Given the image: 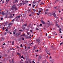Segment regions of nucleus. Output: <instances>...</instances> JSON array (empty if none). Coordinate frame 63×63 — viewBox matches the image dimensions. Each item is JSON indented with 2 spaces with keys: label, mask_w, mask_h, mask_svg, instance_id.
I'll return each mask as SVG.
<instances>
[{
  "label": "nucleus",
  "mask_w": 63,
  "mask_h": 63,
  "mask_svg": "<svg viewBox=\"0 0 63 63\" xmlns=\"http://www.w3.org/2000/svg\"><path fill=\"white\" fill-rule=\"evenodd\" d=\"M22 3L20 4L21 5H24V4H26V5H27L28 4V1H24L22 2Z\"/></svg>",
  "instance_id": "f257e3e1"
},
{
  "label": "nucleus",
  "mask_w": 63,
  "mask_h": 63,
  "mask_svg": "<svg viewBox=\"0 0 63 63\" xmlns=\"http://www.w3.org/2000/svg\"><path fill=\"white\" fill-rule=\"evenodd\" d=\"M12 10H13L14 11H16V10H17V9L16 7H14V6H13L12 7Z\"/></svg>",
  "instance_id": "f03ea898"
},
{
  "label": "nucleus",
  "mask_w": 63,
  "mask_h": 63,
  "mask_svg": "<svg viewBox=\"0 0 63 63\" xmlns=\"http://www.w3.org/2000/svg\"><path fill=\"white\" fill-rule=\"evenodd\" d=\"M52 15L54 16L55 18H57V17H56V14H55V13H53V14H52Z\"/></svg>",
  "instance_id": "7ed1b4c3"
},
{
  "label": "nucleus",
  "mask_w": 63,
  "mask_h": 63,
  "mask_svg": "<svg viewBox=\"0 0 63 63\" xmlns=\"http://www.w3.org/2000/svg\"><path fill=\"white\" fill-rule=\"evenodd\" d=\"M41 22H42V23H43V24H44L45 23V22L42 20H41Z\"/></svg>",
  "instance_id": "20e7f679"
},
{
  "label": "nucleus",
  "mask_w": 63,
  "mask_h": 63,
  "mask_svg": "<svg viewBox=\"0 0 63 63\" xmlns=\"http://www.w3.org/2000/svg\"><path fill=\"white\" fill-rule=\"evenodd\" d=\"M40 40H39L38 39H37L36 40V42H38L39 43H40Z\"/></svg>",
  "instance_id": "39448f33"
},
{
  "label": "nucleus",
  "mask_w": 63,
  "mask_h": 63,
  "mask_svg": "<svg viewBox=\"0 0 63 63\" xmlns=\"http://www.w3.org/2000/svg\"><path fill=\"white\" fill-rule=\"evenodd\" d=\"M1 13L2 15H3V16H4V15H5V13H4V12H3Z\"/></svg>",
  "instance_id": "423d86ee"
},
{
  "label": "nucleus",
  "mask_w": 63,
  "mask_h": 63,
  "mask_svg": "<svg viewBox=\"0 0 63 63\" xmlns=\"http://www.w3.org/2000/svg\"><path fill=\"white\" fill-rule=\"evenodd\" d=\"M44 4L45 3L44 2H42L40 4V5H44Z\"/></svg>",
  "instance_id": "0eeeda50"
},
{
  "label": "nucleus",
  "mask_w": 63,
  "mask_h": 63,
  "mask_svg": "<svg viewBox=\"0 0 63 63\" xmlns=\"http://www.w3.org/2000/svg\"><path fill=\"white\" fill-rule=\"evenodd\" d=\"M16 19V18H14L12 21V22H14L15 21V20Z\"/></svg>",
  "instance_id": "6e6552de"
},
{
  "label": "nucleus",
  "mask_w": 63,
  "mask_h": 63,
  "mask_svg": "<svg viewBox=\"0 0 63 63\" xmlns=\"http://www.w3.org/2000/svg\"><path fill=\"white\" fill-rule=\"evenodd\" d=\"M20 16H17V18H20Z\"/></svg>",
  "instance_id": "1a4fd4ad"
},
{
  "label": "nucleus",
  "mask_w": 63,
  "mask_h": 63,
  "mask_svg": "<svg viewBox=\"0 0 63 63\" xmlns=\"http://www.w3.org/2000/svg\"><path fill=\"white\" fill-rule=\"evenodd\" d=\"M18 1V0H15V3H16Z\"/></svg>",
  "instance_id": "9d476101"
},
{
  "label": "nucleus",
  "mask_w": 63,
  "mask_h": 63,
  "mask_svg": "<svg viewBox=\"0 0 63 63\" xmlns=\"http://www.w3.org/2000/svg\"><path fill=\"white\" fill-rule=\"evenodd\" d=\"M9 1V0H7L6 1V3H8Z\"/></svg>",
  "instance_id": "9b49d317"
},
{
  "label": "nucleus",
  "mask_w": 63,
  "mask_h": 63,
  "mask_svg": "<svg viewBox=\"0 0 63 63\" xmlns=\"http://www.w3.org/2000/svg\"><path fill=\"white\" fill-rule=\"evenodd\" d=\"M27 25V24H24L23 25V26H26Z\"/></svg>",
  "instance_id": "f8f14e48"
},
{
  "label": "nucleus",
  "mask_w": 63,
  "mask_h": 63,
  "mask_svg": "<svg viewBox=\"0 0 63 63\" xmlns=\"http://www.w3.org/2000/svg\"><path fill=\"white\" fill-rule=\"evenodd\" d=\"M30 34V33H29L28 32L27 33V35H29Z\"/></svg>",
  "instance_id": "ddd939ff"
},
{
  "label": "nucleus",
  "mask_w": 63,
  "mask_h": 63,
  "mask_svg": "<svg viewBox=\"0 0 63 63\" xmlns=\"http://www.w3.org/2000/svg\"><path fill=\"white\" fill-rule=\"evenodd\" d=\"M60 1V0H56V2H59V1Z\"/></svg>",
  "instance_id": "4468645a"
},
{
  "label": "nucleus",
  "mask_w": 63,
  "mask_h": 63,
  "mask_svg": "<svg viewBox=\"0 0 63 63\" xmlns=\"http://www.w3.org/2000/svg\"><path fill=\"white\" fill-rule=\"evenodd\" d=\"M25 27H23L22 28V29H25Z\"/></svg>",
  "instance_id": "2eb2a0df"
},
{
  "label": "nucleus",
  "mask_w": 63,
  "mask_h": 63,
  "mask_svg": "<svg viewBox=\"0 0 63 63\" xmlns=\"http://www.w3.org/2000/svg\"><path fill=\"white\" fill-rule=\"evenodd\" d=\"M2 39H1V41H4V37H2Z\"/></svg>",
  "instance_id": "dca6fc26"
},
{
  "label": "nucleus",
  "mask_w": 63,
  "mask_h": 63,
  "mask_svg": "<svg viewBox=\"0 0 63 63\" xmlns=\"http://www.w3.org/2000/svg\"><path fill=\"white\" fill-rule=\"evenodd\" d=\"M12 45H14V42L13 41L12 43Z\"/></svg>",
  "instance_id": "f3484780"
},
{
  "label": "nucleus",
  "mask_w": 63,
  "mask_h": 63,
  "mask_svg": "<svg viewBox=\"0 0 63 63\" xmlns=\"http://www.w3.org/2000/svg\"><path fill=\"white\" fill-rule=\"evenodd\" d=\"M17 54L20 56V53H18Z\"/></svg>",
  "instance_id": "a211bd4d"
},
{
  "label": "nucleus",
  "mask_w": 63,
  "mask_h": 63,
  "mask_svg": "<svg viewBox=\"0 0 63 63\" xmlns=\"http://www.w3.org/2000/svg\"><path fill=\"white\" fill-rule=\"evenodd\" d=\"M45 11L46 12H47L48 11V9H47L46 11Z\"/></svg>",
  "instance_id": "6ab92c4d"
},
{
  "label": "nucleus",
  "mask_w": 63,
  "mask_h": 63,
  "mask_svg": "<svg viewBox=\"0 0 63 63\" xmlns=\"http://www.w3.org/2000/svg\"><path fill=\"white\" fill-rule=\"evenodd\" d=\"M5 31H8V29H7L5 30Z\"/></svg>",
  "instance_id": "aec40b11"
},
{
  "label": "nucleus",
  "mask_w": 63,
  "mask_h": 63,
  "mask_svg": "<svg viewBox=\"0 0 63 63\" xmlns=\"http://www.w3.org/2000/svg\"><path fill=\"white\" fill-rule=\"evenodd\" d=\"M38 12H39V13H41V12L42 11H39Z\"/></svg>",
  "instance_id": "412c9836"
},
{
  "label": "nucleus",
  "mask_w": 63,
  "mask_h": 63,
  "mask_svg": "<svg viewBox=\"0 0 63 63\" xmlns=\"http://www.w3.org/2000/svg\"><path fill=\"white\" fill-rule=\"evenodd\" d=\"M35 49H36V47H34V50H35Z\"/></svg>",
  "instance_id": "4be33fe9"
},
{
  "label": "nucleus",
  "mask_w": 63,
  "mask_h": 63,
  "mask_svg": "<svg viewBox=\"0 0 63 63\" xmlns=\"http://www.w3.org/2000/svg\"><path fill=\"white\" fill-rule=\"evenodd\" d=\"M49 38H51V36H49Z\"/></svg>",
  "instance_id": "5701e85b"
},
{
  "label": "nucleus",
  "mask_w": 63,
  "mask_h": 63,
  "mask_svg": "<svg viewBox=\"0 0 63 63\" xmlns=\"http://www.w3.org/2000/svg\"><path fill=\"white\" fill-rule=\"evenodd\" d=\"M3 3H4V1H2V4H3Z\"/></svg>",
  "instance_id": "b1692460"
},
{
  "label": "nucleus",
  "mask_w": 63,
  "mask_h": 63,
  "mask_svg": "<svg viewBox=\"0 0 63 63\" xmlns=\"http://www.w3.org/2000/svg\"><path fill=\"white\" fill-rule=\"evenodd\" d=\"M35 3V1H33V4H34Z\"/></svg>",
  "instance_id": "393cba45"
},
{
  "label": "nucleus",
  "mask_w": 63,
  "mask_h": 63,
  "mask_svg": "<svg viewBox=\"0 0 63 63\" xmlns=\"http://www.w3.org/2000/svg\"><path fill=\"white\" fill-rule=\"evenodd\" d=\"M59 31H61V28H60L59 29Z\"/></svg>",
  "instance_id": "a878e982"
},
{
  "label": "nucleus",
  "mask_w": 63,
  "mask_h": 63,
  "mask_svg": "<svg viewBox=\"0 0 63 63\" xmlns=\"http://www.w3.org/2000/svg\"><path fill=\"white\" fill-rule=\"evenodd\" d=\"M32 16V15H31V14L29 15V16Z\"/></svg>",
  "instance_id": "bb28decb"
},
{
  "label": "nucleus",
  "mask_w": 63,
  "mask_h": 63,
  "mask_svg": "<svg viewBox=\"0 0 63 63\" xmlns=\"http://www.w3.org/2000/svg\"><path fill=\"white\" fill-rule=\"evenodd\" d=\"M36 52H38V51H39V50H37V51H35Z\"/></svg>",
  "instance_id": "cd10ccee"
},
{
  "label": "nucleus",
  "mask_w": 63,
  "mask_h": 63,
  "mask_svg": "<svg viewBox=\"0 0 63 63\" xmlns=\"http://www.w3.org/2000/svg\"><path fill=\"white\" fill-rule=\"evenodd\" d=\"M36 14H37L38 15H40V14H39L38 13H37Z\"/></svg>",
  "instance_id": "c85d7f7f"
},
{
  "label": "nucleus",
  "mask_w": 63,
  "mask_h": 63,
  "mask_svg": "<svg viewBox=\"0 0 63 63\" xmlns=\"http://www.w3.org/2000/svg\"><path fill=\"white\" fill-rule=\"evenodd\" d=\"M25 49H26V48H27V47H26V46H25Z\"/></svg>",
  "instance_id": "c756f323"
},
{
  "label": "nucleus",
  "mask_w": 63,
  "mask_h": 63,
  "mask_svg": "<svg viewBox=\"0 0 63 63\" xmlns=\"http://www.w3.org/2000/svg\"><path fill=\"white\" fill-rule=\"evenodd\" d=\"M33 8H34V7H35V5H33Z\"/></svg>",
  "instance_id": "7c9ffc66"
},
{
  "label": "nucleus",
  "mask_w": 63,
  "mask_h": 63,
  "mask_svg": "<svg viewBox=\"0 0 63 63\" xmlns=\"http://www.w3.org/2000/svg\"><path fill=\"white\" fill-rule=\"evenodd\" d=\"M62 44H63V42L61 43H60V45H62Z\"/></svg>",
  "instance_id": "2f4dec72"
},
{
  "label": "nucleus",
  "mask_w": 63,
  "mask_h": 63,
  "mask_svg": "<svg viewBox=\"0 0 63 63\" xmlns=\"http://www.w3.org/2000/svg\"><path fill=\"white\" fill-rule=\"evenodd\" d=\"M10 31H8V32H7V33H9L10 32Z\"/></svg>",
  "instance_id": "473e14b6"
},
{
  "label": "nucleus",
  "mask_w": 63,
  "mask_h": 63,
  "mask_svg": "<svg viewBox=\"0 0 63 63\" xmlns=\"http://www.w3.org/2000/svg\"><path fill=\"white\" fill-rule=\"evenodd\" d=\"M4 34L5 35H6V34H7V33L6 32H5L4 33Z\"/></svg>",
  "instance_id": "72a5a7b5"
},
{
  "label": "nucleus",
  "mask_w": 63,
  "mask_h": 63,
  "mask_svg": "<svg viewBox=\"0 0 63 63\" xmlns=\"http://www.w3.org/2000/svg\"><path fill=\"white\" fill-rule=\"evenodd\" d=\"M32 63H35V62H34V61H32Z\"/></svg>",
  "instance_id": "f704fd0d"
},
{
  "label": "nucleus",
  "mask_w": 63,
  "mask_h": 63,
  "mask_svg": "<svg viewBox=\"0 0 63 63\" xmlns=\"http://www.w3.org/2000/svg\"><path fill=\"white\" fill-rule=\"evenodd\" d=\"M26 62V63H28V61H26V62Z\"/></svg>",
  "instance_id": "c9c22d12"
},
{
  "label": "nucleus",
  "mask_w": 63,
  "mask_h": 63,
  "mask_svg": "<svg viewBox=\"0 0 63 63\" xmlns=\"http://www.w3.org/2000/svg\"><path fill=\"white\" fill-rule=\"evenodd\" d=\"M8 25H11V23H9V24H8Z\"/></svg>",
  "instance_id": "e433bc0d"
},
{
  "label": "nucleus",
  "mask_w": 63,
  "mask_h": 63,
  "mask_svg": "<svg viewBox=\"0 0 63 63\" xmlns=\"http://www.w3.org/2000/svg\"><path fill=\"white\" fill-rule=\"evenodd\" d=\"M23 56L22 55V56L21 57V58H23Z\"/></svg>",
  "instance_id": "4c0bfd02"
},
{
  "label": "nucleus",
  "mask_w": 63,
  "mask_h": 63,
  "mask_svg": "<svg viewBox=\"0 0 63 63\" xmlns=\"http://www.w3.org/2000/svg\"><path fill=\"white\" fill-rule=\"evenodd\" d=\"M47 33H46V36H47Z\"/></svg>",
  "instance_id": "58836bf2"
},
{
  "label": "nucleus",
  "mask_w": 63,
  "mask_h": 63,
  "mask_svg": "<svg viewBox=\"0 0 63 63\" xmlns=\"http://www.w3.org/2000/svg\"><path fill=\"white\" fill-rule=\"evenodd\" d=\"M13 34H14V35H15V32H14L13 33Z\"/></svg>",
  "instance_id": "ea45409f"
},
{
  "label": "nucleus",
  "mask_w": 63,
  "mask_h": 63,
  "mask_svg": "<svg viewBox=\"0 0 63 63\" xmlns=\"http://www.w3.org/2000/svg\"><path fill=\"white\" fill-rule=\"evenodd\" d=\"M1 57H2V56H0V58H1Z\"/></svg>",
  "instance_id": "a19ab883"
},
{
  "label": "nucleus",
  "mask_w": 63,
  "mask_h": 63,
  "mask_svg": "<svg viewBox=\"0 0 63 63\" xmlns=\"http://www.w3.org/2000/svg\"><path fill=\"white\" fill-rule=\"evenodd\" d=\"M23 35L24 36H25V34H23Z\"/></svg>",
  "instance_id": "79ce46f5"
},
{
  "label": "nucleus",
  "mask_w": 63,
  "mask_h": 63,
  "mask_svg": "<svg viewBox=\"0 0 63 63\" xmlns=\"http://www.w3.org/2000/svg\"><path fill=\"white\" fill-rule=\"evenodd\" d=\"M29 38H31V37H30V36H29Z\"/></svg>",
  "instance_id": "37998d69"
},
{
  "label": "nucleus",
  "mask_w": 63,
  "mask_h": 63,
  "mask_svg": "<svg viewBox=\"0 0 63 63\" xmlns=\"http://www.w3.org/2000/svg\"><path fill=\"white\" fill-rule=\"evenodd\" d=\"M6 45V44H5V43H4L3 44V46H4V45Z\"/></svg>",
  "instance_id": "c03bdc74"
},
{
  "label": "nucleus",
  "mask_w": 63,
  "mask_h": 63,
  "mask_svg": "<svg viewBox=\"0 0 63 63\" xmlns=\"http://www.w3.org/2000/svg\"><path fill=\"white\" fill-rule=\"evenodd\" d=\"M2 10H3L1 9L0 8V11H2Z\"/></svg>",
  "instance_id": "a18cd8bd"
},
{
  "label": "nucleus",
  "mask_w": 63,
  "mask_h": 63,
  "mask_svg": "<svg viewBox=\"0 0 63 63\" xmlns=\"http://www.w3.org/2000/svg\"><path fill=\"white\" fill-rule=\"evenodd\" d=\"M32 30H30V32H31L32 31Z\"/></svg>",
  "instance_id": "49530a36"
},
{
  "label": "nucleus",
  "mask_w": 63,
  "mask_h": 63,
  "mask_svg": "<svg viewBox=\"0 0 63 63\" xmlns=\"http://www.w3.org/2000/svg\"><path fill=\"white\" fill-rule=\"evenodd\" d=\"M31 5L30 4H29V6H31Z\"/></svg>",
  "instance_id": "de8ad7c7"
},
{
  "label": "nucleus",
  "mask_w": 63,
  "mask_h": 63,
  "mask_svg": "<svg viewBox=\"0 0 63 63\" xmlns=\"http://www.w3.org/2000/svg\"><path fill=\"white\" fill-rule=\"evenodd\" d=\"M47 13H48L47 12H45V14H47Z\"/></svg>",
  "instance_id": "09e8293b"
},
{
  "label": "nucleus",
  "mask_w": 63,
  "mask_h": 63,
  "mask_svg": "<svg viewBox=\"0 0 63 63\" xmlns=\"http://www.w3.org/2000/svg\"><path fill=\"white\" fill-rule=\"evenodd\" d=\"M12 15H13V16H15V14H12Z\"/></svg>",
  "instance_id": "8fccbe9b"
},
{
  "label": "nucleus",
  "mask_w": 63,
  "mask_h": 63,
  "mask_svg": "<svg viewBox=\"0 0 63 63\" xmlns=\"http://www.w3.org/2000/svg\"><path fill=\"white\" fill-rule=\"evenodd\" d=\"M57 8V7H54V8L55 9H56Z\"/></svg>",
  "instance_id": "3c124183"
},
{
  "label": "nucleus",
  "mask_w": 63,
  "mask_h": 63,
  "mask_svg": "<svg viewBox=\"0 0 63 63\" xmlns=\"http://www.w3.org/2000/svg\"><path fill=\"white\" fill-rule=\"evenodd\" d=\"M53 46H52L51 47V48H53Z\"/></svg>",
  "instance_id": "603ef678"
},
{
  "label": "nucleus",
  "mask_w": 63,
  "mask_h": 63,
  "mask_svg": "<svg viewBox=\"0 0 63 63\" xmlns=\"http://www.w3.org/2000/svg\"><path fill=\"white\" fill-rule=\"evenodd\" d=\"M9 34H12V33H11V32H9Z\"/></svg>",
  "instance_id": "864d4df0"
},
{
  "label": "nucleus",
  "mask_w": 63,
  "mask_h": 63,
  "mask_svg": "<svg viewBox=\"0 0 63 63\" xmlns=\"http://www.w3.org/2000/svg\"><path fill=\"white\" fill-rule=\"evenodd\" d=\"M8 23L7 22H6V24H7V23Z\"/></svg>",
  "instance_id": "5fc2aeb1"
},
{
  "label": "nucleus",
  "mask_w": 63,
  "mask_h": 63,
  "mask_svg": "<svg viewBox=\"0 0 63 63\" xmlns=\"http://www.w3.org/2000/svg\"><path fill=\"white\" fill-rule=\"evenodd\" d=\"M2 29H3V30H4V27H3V28H2Z\"/></svg>",
  "instance_id": "6e6d98bb"
},
{
  "label": "nucleus",
  "mask_w": 63,
  "mask_h": 63,
  "mask_svg": "<svg viewBox=\"0 0 63 63\" xmlns=\"http://www.w3.org/2000/svg\"><path fill=\"white\" fill-rule=\"evenodd\" d=\"M22 39L23 40H24V38H23Z\"/></svg>",
  "instance_id": "4d7b16f0"
},
{
  "label": "nucleus",
  "mask_w": 63,
  "mask_h": 63,
  "mask_svg": "<svg viewBox=\"0 0 63 63\" xmlns=\"http://www.w3.org/2000/svg\"><path fill=\"white\" fill-rule=\"evenodd\" d=\"M60 33H61V31H60Z\"/></svg>",
  "instance_id": "13d9d810"
},
{
  "label": "nucleus",
  "mask_w": 63,
  "mask_h": 63,
  "mask_svg": "<svg viewBox=\"0 0 63 63\" xmlns=\"http://www.w3.org/2000/svg\"><path fill=\"white\" fill-rule=\"evenodd\" d=\"M60 19H62V17H61V18H60Z\"/></svg>",
  "instance_id": "bf43d9fd"
},
{
  "label": "nucleus",
  "mask_w": 63,
  "mask_h": 63,
  "mask_svg": "<svg viewBox=\"0 0 63 63\" xmlns=\"http://www.w3.org/2000/svg\"><path fill=\"white\" fill-rule=\"evenodd\" d=\"M42 24H40V26H42Z\"/></svg>",
  "instance_id": "052dcab7"
},
{
  "label": "nucleus",
  "mask_w": 63,
  "mask_h": 63,
  "mask_svg": "<svg viewBox=\"0 0 63 63\" xmlns=\"http://www.w3.org/2000/svg\"><path fill=\"white\" fill-rule=\"evenodd\" d=\"M20 35V34H18V35H17V36H19Z\"/></svg>",
  "instance_id": "680f3d73"
},
{
  "label": "nucleus",
  "mask_w": 63,
  "mask_h": 63,
  "mask_svg": "<svg viewBox=\"0 0 63 63\" xmlns=\"http://www.w3.org/2000/svg\"><path fill=\"white\" fill-rule=\"evenodd\" d=\"M2 19H4L3 18H1V20H2Z\"/></svg>",
  "instance_id": "e2e57ef3"
},
{
  "label": "nucleus",
  "mask_w": 63,
  "mask_h": 63,
  "mask_svg": "<svg viewBox=\"0 0 63 63\" xmlns=\"http://www.w3.org/2000/svg\"><path fill=\"white\" fill-rule=\"evenodd\" d=\"M59 13H60L61 12V11H59Z\"/></svg>",
  "instance_id": "0e129e2a"
},
{
  "label": "nucleus",
  "mask_w": 63,
  "mask_h": 63,
  "mask_svg": "<svg viewBox=\"0 0 63 63\" xmlns=\"http://www.w3.org/2000/svg\"><path fill=\"white\" fill-rule=\"evenodd\" d=\"M14 62V60H12V62Z\"/></svg>",
  "instance_id": "69168bd1"
},
{
  "label": "nucleus",
  "mask_w": 63,
  "mask_h": 63,
  "mask_svg": "<svg viewBox=\"0 0 63 63\" xmlns=\"http://www.w3.org/2000/svg\"><path fill=\"white\" fill-rule=\"evenodd\" d=\"M17 48H19V47L18 46L17 47Z\"/></svg>",
  "instance_id": "338daca9"
},
{
  "label": "nucleus",
  "mask_w": 63,
  "mask_h": 63,
  "mask_svg": "<svg viewBox=\"0 0 63 63\" xmlns=\"http://www.w3.org/2000/svg\"><path fill=\"white\" fill-rule=\"evenodd\" d=\"M37 63H39V62H38Z\"/></svg>",
  "instance_id": "774afa93"
}]
</instances>
